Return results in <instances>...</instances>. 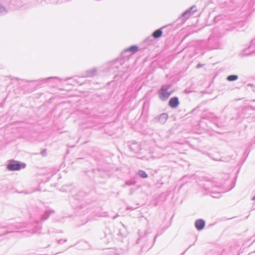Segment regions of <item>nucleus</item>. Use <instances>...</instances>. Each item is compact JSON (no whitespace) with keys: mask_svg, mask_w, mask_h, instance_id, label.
Instances as JSON below:
<instances>
[{"mask_svg":"<svg viewBox=\"0 0 255 255\" xmlns=\"http://www.w3.org/2000/svg\"><path fill=\"white\" fill-rule=\"evenodd\" d=\"M197 7L196 5H193L185 11L181 15L180 18L182 19V20H186L189 17L191 14L197 11Z\"/></svg>","mask_w":255,"mask_h":255,"instance_id":"39448f33","label":"nucleus"},{"mask_svg":"<svg viewBox=\"0 0 255 255\" xmlns=\"http://www.w3.org/2000/svg\"><path fill=\"white\" fill-rule=\"evenodd\" d=\"M58 79V77H49V78H46L45 79H41L40 81H48L50 79Z\"/></svg>","mask_w":255,"mask_h":255,"instance_id":"b1692460","label":"nucleus"},{"mask_svg":"<svg viewBox=\"0 0 255 255\" xmlns=\"http://www.w3.org/2000/svg\"><path fill=\"white\" fill-rule=\"evenodd\" d=\"M1 228H7V229H12V230H13V229L14 230V229H17L15 226H14V228H10V227H9L5 226H1V225H0V229H1ZM5 234V233H2L0 232V236H1V235H3V234Z\"/></svg>","mask_w":255,"mask_h":255,"instance_id":"5701e85b","label":"nucleus"},{"mask_svg":"<svg viewBox=\"0 0 255 255\" xmlns=\"http://www.w3.org/2000/svg\"><path fill=\"white\" fill-rule=\"evenodd\" d=\"M97 72V69L96 68H92L88 70L86 72L84 77H92L96 75Z\"/></svg>","mask_w":255,"mask_h":255,"instance_id":"ddd939ff","label":"nucleus"},{"mask_svg":"<svg viewBox=\"0 0 255 255\" xmlns=\"http://www.w3.org/2000/svg\"><path fill=\"white\" fill-rule=\"evenodd\" d=\"M205 226V222L203 219H197L195 222V226L198 231L203 230Z\"/></svg>","mask_w":255,"mask_h":255,"instance_id":"1a4fd4ad","label":"nucleus"},{"mask_svg":"<svg viewBox=\"0 0 255 255\" xmlns=\"http://www.w3.org/2000/svg\"><path fill=\"white\" fill-rule=\"evenodd\" d=\"M138 50V47L136 45H132L129 47L128 48L126 49L123 52V54L128 53V52H131L132 53H135Z\"/></svg>","mask_w":255,"mask_h":255,"instance_id":"9b49d317","label":"nucleus"},{"mask_svg":"<svg viewBox=\"0 0 255 255\" xmlns=\"http://www.w3.org/2000/svg\"><path fill=\"white\" fill-rule=\"evenodd\" d=\"M128 209H131V208H130L129 207H128Z\"/></svg>","mask_w":255,"mask_h":255,"instance_id":"473e14b6","label":"nucleus"},{"mask_svg":"<svg viewBox=\"0 0 255 255\" xmlns=\"http://www.w3.org/2000/svg\"><path fill=\"white\" fill-rule=\"evenodd\" d=\"M85 193L83 191H79L77 194L73 196V198L77 200H80L85 196Z\"/></svg>","mask_w":255,"mask_h":255,"instance_id":"4468645a","label":"nucleus"},{"mask_svg":"<svg viewBox=\"0 0 255 255\" xmlns=\"http://www.w3.org/2000/svg\"><path fill=\"white\" fill-rule=\"evenodd\" d=\"M248 49H245L244 50H243L241 54V56H250L252 54V52H248Z\"/></svg>","mask_w":255,"mask_h":255,"instance_id":"4be33fe9","label":"nucleus"},{"mask_svg":"<svg viewBox=\"0 0 255 255\" xmlns=\"http://www.w3.org/2000/svg\"><path fill=\"white\" fill-rule=\"evenodd\" d=\"M253 45H255V40H253L251 41V45H250L249 48H252Z\"/></svg>","mask_w":255,"mask_h":255,"instance_id":"bb28decb","label":"nucleus"},{"mask_svg":"<svg viewBox=\"0 0 255 255\" xmlns=\"http://www.w3.org/2000/svg\"><path fill=\"white\" fill-rule=\"evenodd\" d=\"M168 116L167 113H162L157 116L154 119L155 122H158L164 124L167 121Z\"/></svg>","mask_w":255,"mask_h":255,"instance_id":"0eeeda50","label":"nucleus"},{"mask_svg":"<svg viewBox=\"0 0 255 255\" xmlns=\"http://www.w3.org/2000/svg\"><path fill=\"white\" fill-rule=\"evenodd\" d=\"M116 217H117V216H114V217H113V219H116Z\"/></svg>","mask_w":255,"mask_h":255,"instance_id":"2f4dec72","label":"nucleus"},{"mask_svg":"<svg viewBox=\"0 0 255 255\" xmlns=\"http://www.w3.org/2000/svg\"><path fill=\"white\" fill-rule=\"evenodd\" d=\"M203 65L200 64V63H199L196 66V68L198 69V68H201V67H202Z\"/></svg>","mask_w":255,"mask_h":255,"instance_id":"cd10ccee","label":"nucleus"},{"mask_svg":"<svg viewBox=\"0 0 255 255\" xmlns=\"http://www.w3.org/2000/svg\"><path fill=\"white\" fill-rule=\"evenodd\" d=\"M126 69H128V68H126ZM127 70H121V71H122V72H121V73H125L126 71Z\"/></svg>","mask_w":255,"mask_h":255,"instance_id":"c85d7f7f","label":"nucleus"},{"mask_svg":"<svg viewBox=\"0 0 255 255\" xmlns=\"http://www.w3.org/2000/svg\"><path fill=\"white\" fill-rule=\"evenodd\" d=\"M153 37L152 36L148 37L145 39L144 42L146 43L147 44L150 45L153 42Z\"/></svg>","mask_w":255,"mask_h":255,"instance_id":"412c9836","label":"nucleus"},{"mask_svg":"<svg viewBox=\"0 0 255 255\" xmlns=\"http://www.w3.org/2000/svg\"><path fill=\"white\" fill-rule=\"evenodd\" d=\"M137 175H138L141 178H146L148 177L147 174L142 170H139L137 173Z\"/></svg>","mask_w":255,"mask_h":255,"instance_id":"dca6fc26","label":"nucleus"},{"mask_svg":"<svg viewBox=\"0 0 255 255\" xmlns=\"http://www.w3.org/2000/svg\"><path fill=\"white\" fill-rule=\"evenodd\" d=\"M136 181L134 179H130L126 181V185L127 186L134 185L136 184Z\"/></svg>","mask_w":255,"mask_h":255,"instance_id":"aec40b11","label":"nucleus"},{"mask_svg":"<svg viewBox=\"0 0 255 255\" xmlns=\"http://www.w3.org/2000/svg\"><path fill=\"white\" fill-rule=\"evenodd\" d=\"M41 154L43 156H46V149H43L41 151Z\"/></svg>","mask_w":255,"mask_h":255,"instance_id":"a878e982","label":"nucleus"},{"mask_svg":"<svg viewBox=\"0 0 255 255\" xmlns=\"http://www.w3.org/2000/svg\"><path fill=\"white\" fill-rule=\"evenodd\" d=\"M21 233H22V235L23 236L28 237V236H29L30 235H32V234L37 233V231H33L31 232L28 231H22Z\"/></svg>","mask_w":255,"mask_h":255,"instance_id":"6ab92c4d","label":"nucleus"},{"mask_svg":"<svg viewBox=\"0 0 255 255\" xmlns=\"http://www.w3.org/2000/svg\"><path fill=\"white\" fill-rule=\"evenodd\" d=\"M67 242V240L66 239H64V240H59L57 241V243L59 244H63V243H65Z\"/></svg>","mask_w":255,"mask_h":255,"instance_id":"393cba45","label":"nucleus"},{"mask_svg":"<svg viewBox=\"0 0 255 255\" xmlns=\"http://www.w3.org/2000/svg\"><path fill=\"white\" fill-rule=\"evenodd\" d=\"M124 62L123 60L121 59H116L110 64L109 67V71L113 73H117V75H120V73L122 72V71H121V67L124 64Z\"/></svg>","mask_w":255,"mask_h":255,"instance_id":"20e7f679","label":"nucleus"},{"mask_svg":"<svg viewBox=\"0 0 255 255\" xmlns=\"http://www.w3.org/2000/svg\"><path fill=\"white\" fill-rule=\"evenodd\" d=\"M129 149L133 152H138L140 149V144L137 142L131 143L129 146Z\"/></svg>","mask_w":255,"mask_h":255,"instance_id":"9d476101","label":"nucleus"},{"mask_svg":"<svg viewBox=\"0 0 255 255\" xmlns=\"http://www.w3.org/2000/svg\"><path fill=\"white\" fill-rule=\"evenodd\" d=\"M7 12L6 8L0 3V15H4Z\"/></svg>","mask_w":255,"mask_h":255,"instance_id":"a211bd4d","label":"nucleus"},{"mask_svg":"<svg viewBox=\"0 0 255 255\" xmlns=\"http://www.w3.org/2000/svg\"><path fill=\"white\" fill-rule=\"evenodd\" d=\"M239 77L237 75H230L226 78V80L229 82H233L238 80Z\"/></svg>","mask_w":255,"mask_h":255,"instance_id":"2eb2a0df","label":"nucleus"},{"mask_svg":"<svg viewBox=\"0 0 255 255\" xmlns=\"http://www.w3.org/2000/svg\"><path fill=\"white\" fill-rule=\"evenodd\" d=\"M246 110H243V112H245Z\"/></svg>","mask_w":255,"mask_h":255,"instance_id":"72a5a7b5","label":"nucleus"},{"mask_svg":"<svg viewBox=\"0 0 255 255\" xmlns=\"http://www.w3.org/2000/svg\"><path fill=\"white\" fill-rule=\"evenodd\" d=\"M179 105V101L177 97H172L169 100L168 106L172 109L177 108Z\"/></svg>","mask_w":255,"mask_h":255,"instance_id":"6e6552de","label":"nucleus"},{"mask_svg":"<svg viewBox=\"0 0 255 255\" xmlns=\"http://www.w3.org/2000/svg\"><path fill=\"white\" fill-rule=\"evenodd\" d=\"M54 213V211L52 209L46 210L44 213L41 215V218L39 221H36V223L38 224L39 223H42L45 220H47L51 214Z\"/></svg>","mask_w":255,"mask_h":255,"instance_id":"423d86ee","label":"nucleus"},{"mask_svg":"<svg viewBox=\"0 0 255 255\" xmlns=\"http://www.w3.org/2000/svg\"><path fill=\"white\" fill-rule=\"evenodd\" d=\"M163 28H164V27H162L160 28L155 30L152 33V36L155 39H157V38L160 37L162 34V29Z\"/></svg>","mask_w":255,"mask_h":255,"instance_id":"f8f14e48","label":"nucleus"},{"mask_svg":"<svg viewBox=\"0 0 255 255\" xmlns=\"http://www.w3.org/2000/svg\"><path fill=\"white\" fill-rule=\"evenodd\" d=\"M139 238L136 241V244H139L140 242H142L143 245L141 247V251L143 252L145 250H148L153 247L156 240L158 236V234L156 235L153 238V241L152 243H151L149 241L151 240V238L149 237V233L146 231L142 232L139 230L138 232Z\"/></svg>","mask_w":255,"mask_h":255,"instance_id":"f257e3e1","label":"nucleus"},{"mask_svg":"<svg viewBox=\"0 0 255 255\" xmlns=\"http://www.w3.org/2000/svg\"><path fill=\"white\" fill-rule=\"evenodd\" d=\"M253 200H255V195L252 198Z\"/></svg>","mask_w":255,"mask_h":255,"instance_id":"7c9ffc66","label":"nucleus"},{"mask_svg":"<svg viewBox=\"0 0 255 255\" xmlns=\"http://www.w3.org/2000/svg\"><path fill=\"white\" fill-rule=\"evenodd\" d=\"M26 164L13 159L8 161L6 168L9 171H18L25 168Z\"/></svg>","mask_w":255,"mask_h":255,"instance_id":"7ed1b4c3","label":"nucleus"},{"mask_svg":"<svg viewBox=\"0 0 255 255\" xmlns=\"http://www.w3.org/2000/svg\"><path fill=\"white\" fill-rule=\"evenodd\" d=\"M14 232V231H7L6 233L7 234V233H11V232Z\"/></svg>","mask_w":255,"mask_h":255,"instance_id":"c756f323","label":"nucleus"},{"mask_svg":"<svg viewBox=\"0 0 255 255\" xmlns=\"http://www.w3.org/2000/svg\"><path fill=\"white\" fill-rule=\"evenodd\" d=\"M172 85L170 84L162 85L158 91L159 98L162 101H166L170 96L173 93V92L168 90L171 88Z\"/></svg>","mask_w":255,"mask_h":255,"instance_id":"f03ea898","label":"nucleus"},{"mask_svg":"<svg viewBox=\"0 0 255 255\" xmlns=\"http://www.w3.org/2000/svg\"><path fill=\"white\" fill-rule=\"evenodd\" d=\"M211 183L210 182H207L204 185V188L206 190L208 191L209 192H213V187L209 185Z\"/></svg>","mask_w":255,"mask_h":255,"instance_id":"f3484780","label":"nucleus"}]
</instances>
